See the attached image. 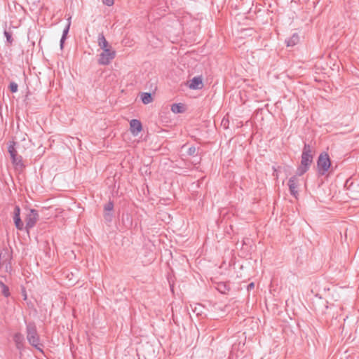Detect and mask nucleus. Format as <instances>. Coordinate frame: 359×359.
Wrapping results in <instances>:
<instances>
[{
  "instance_id": "1",
  "label": "nucleus",
  "mask_w": 359,
  "mask_h": 359,
  "mask_svg": "<svg viewBox=\"0 0 359 359\" xmlns=\"http://www.w3.org/2000/svg\"><path fill=\"white\" fill-rule=\"evenodd\" d=\"M27 339L30 345L42 352L43 345L40 343L39 335L34 323L30 322L26 325Z\"/></svg>"
},
{
  "instance_id": "2",
  "label": "nucleus",
  "mask_w": 359,
  "mask_h": 359,
  "mask_svg": "<svg viewBox=\"0 0 359 359\" xmlns=\"http://www.w3.org/2000/svg\"><path fill=\"white\" fill-rule=\"evenodd\" d=\"M15 146V142H11L8 147V151L10 154L11 161L15 169L18 171H22L25 166L23 163L22 156L18 155Z\"/></svg>"
},
{
  "instance_id": "3",
  "label": "nucleus",
  "mask_w": 359,
  "mask_h": 359,
  "mask_svg": "<svg viewBox=\"0 0 359 359\" xmlns=\"http://www.w3.org/2000/svg\"><path fill=\"white\" fill-rule=\"evenodd\" d=\"M331 162L328 154L327 153L320 154L317 161L318 173L320 175H324L329 170Z\"/></svg>"
},
{
  "instance_id": "4",
  "label": "nucleus",
  "mask_w": 359,
  "mask_h": 359,
  "mask_svg": "<svg viewBox=\"0 0 359 359\" xmlns=\"http://www.w3.org/2000/svg\"><path fill=\"white\" fill-rule=\"evenodd\" d=\"M116 51L111 48L103 49V51L100 54L98 63L102 65H107L115 57Z\"/></svg>"
},
{
  "instance_id": "5",
  "label": "nucleus",
  "mask_w": 359,
  "mask_h": 359,
  "mask_svg": "<svg viewBox=\"0 0 359 359\" xmlns=\"http://www.w3.org/2000/svg\"><path fill=\"white\" fill-rule=\"evenodd\" d=\"M39 220V214L37 210L31 209L25 218V229L29 232V229L33 228Z\"/></svg>"
},
{
  "instance_id": "6",
  "label": "nucleus",
  "mask_w": 359,
  "mask_h": 359,
  "mask_svg": "<svg viewBox=\"0 0 359 359\" xmlns=\"http://www.w3.org/2000/svg\"><path fill=\"white\" fill-rule=\"evenodd\" d=\"M312 149L310 145L305 144L302 154L301 163L310 166L313 161Z\"/></svg>"
},
{
  "instance_id": "7",
  "label": "nucleus",
  "mask_w": 359,
  "mask_h": 359,
  "mask_svg": "<svg viewBox=\"0 0 359 359\" xmlns=\"http://www.w3.org/2000/svg\"><path fill=\"white\" fill-rule=\"evenodd\" d=\"M13 218L16 229L20 231L23 230L25 226L20 218V208L18 205H16L14 208Z\"/></svg>"
},
{
  "instance_id": "8",
  "label": "nucleus",
  "mask_w": 359,
  "mask_h": 359,
  "mask_svg": "<svg viewBox=\"0 0 359 359\" xmlns=\"http://www.w3.org/2000/svg\"><path fill=\"white\" fill-rule=\"evenodd\" d=\"M299 184V179L297 176H293L290 178L288 182V186L290 191V193L292 196H294L295 198L297 197L298 195V191H297V187Z\"/></svg>"
},
{
  "instance_id": "9",
  "label": "nucleus",
  "mask_w": 359,
  "mask_h": 359,
  "mask_svg": "<svg viewBox=\"0 0 359 359\" xmlns=\"http://www.w3.org/2000/svg\"><path fill=\"white\" fill-rule=\"evenodd\" d=\"M8 255L6 258L5 255L0 254V270L10 273L11 271V264L8 258Z\"/></svg>"
},
{
  "instance_id": "10",
  "label": "nucleus",
  "mask_w": 359,
  "mask_h": 359,
  "mask_svg": "<svg viewBox=\"0 0 359 359\" xmlns=\"http://www.w3.org/2000/svg\"><path fill=\"white\" fill-rule=\"evenodd\" d=\"M130 132L134 135H137L142 130L141 122L137 119H133L130 122Z\"/></svg>"
},
{
  "instance_id": "11",
  "label": "nucleus",
  "mask_w": 359,
  "mask_h": 359,
  "mask_svg": "<svg viewBox=\"0 0 359 359\" xmlns=\"http://www.w3.org/2000/svg\"><path fill=\"white\" fill-rule=\"evenodd\" d=\"M189 87L191 89H201L203 87V79L201 76L194 77L189 84Z\"/></svg>"
},
{
  "instance_id": "12",
  "label": "nucleus",
  "mask_w": 359,
  "mask_h": 359,
  "mask_svg": "<svg viewBox=\"0 0 359 359\" xmlns=\"http://www.w3.org/2000/svg\"><path fill=\"white\" fill-rule=\"evenodd\" d=\"M13 341L18 349L22 350L24 348L25 339L24 336L21 333H15L13 336Z\"/></svg>"
},
{
  "instance_id": "13",
  "label": "nucleus",
  "mask_w": 359,
  "mask_h": 359,
  "mask_svg": "<svg viewBox=\"0 0 359 359\" xmlns=\"http://www.w3.org/2000/svg\"><path fill=\"white\" fill-rule=\"evenodd\" d=\"M299 41V36L297 33H294L290 37L286 39L285 43L287 46L292 47L297 45Z\"/></svg>"
},
{
  "instance_id": "14",
  "label": "nucleus",
  "mask_w": 359,
  "mask_h": 359,
  "mask_svg": "<svg viewBox=\"0 0 359 359\" xmlns=\"http://www.w3.org/2000/svg\"><path fill=\"white\" fill-rule=\"evenodd\" d=\"M114 208V203L111 201H109L107 204L104 205V211L105 213L104 215V219L106 220L110 221L112 217V215L108 212H111Z\"/></svg>"
},
{
  "instance_id": "15",
  "label": "nucleus",
  "mask_w": 359,
  "mask_h": 359,
  "mask_svg": "<svg viewBox=\"0 0 359 359\" xmlns=\"http://www.w3.org/2000/svg\"><path fill=\"white\" fill-rule=\"evenodd\" d=\"M97 43H98V46L102 50L111 48V46L109 45L107 41L106 40L103 33H101L98 35Z\"/></svg>"
},
{
  "instance_id": "16",
  "label": "nucleus",
  "mask_w": 359,
  "mask_h": 359,
  "mask_svg": "<svg viewBox=\"0 0 359 359\" xmlns=\"http://www.w3.org/2000/svg\"><path fill=\"white\" fill-rule=\"evenodd\" d=\"M171 111L175 114L182 113L184 111V107L182 104H173L171 106Z\"/></svg>"
},
{
  "instance_id": "17",
  "label": "nucleus",
  "mask_w": 359,
  "mask_h": 359,
  "mask_svg": "<svg viewBox=\"0 0 359 359\" xmlns=\"http://www.w3.org/2000/svg\"><path fill=\"white\" fill-rule=\"evenodd\" d=\"M141 99L144 104H149L153 101L151 94L149 93H143L141 95Z\"/></svg>"
},
{
  "instance_id": "18",
  "label": "nucleus",
  "mask_w": 359,
  "mask_h": 359,
  "mask_svg": "<svg viewBox=\"0 0 359 359\" xmlns=\"http://www.w3.org/2000/svg\"><path fill=\"white\" fill-rule=\"evenodd\" d=\"M0 287L1 288V292H2V294L5 297H8L10 296V291H9V288L7 285H6L2 280H0Z\"/></svg>"
},
{
  "instance_id": "19",
  "label": "nucleus",
  "mask_w": 359,
  "mask_h": 359,
  "mask_svg": "<svg viewBox=\"0 0 359 359\" xmlns=\"http://www.w3.org/2000/svg\"><path fill=\"white\" fill-rule=\"evenodd\" d=\"M309 165H303V164L301 163V165H299V167L297 170V175L298 176L302 175L303 174H304L309 170Z\"/></svg>"
},
{
  "instance_id": "20",
  "label": "nucleus",
  "mask_w": 359,
  "mask_h": 359,
  "mask_svg": "<svg viewBox=\"0 0 359 359\" xmlns=\"http://www.w3.org/2000/svg\"><path fill=\"white\" fill-rule=\"evenodd\" d=\"M18 86L15 82H11L9 85V89L12 93H16L18 91Z\"/></svg>"
},
{
  "instance_id": "21",
  "label": "nucleus",
  "mask_w": 359,
  "mask_h": 359,
  "mask_svg": "<svg viewBox=\"0 0 359 359\" xmlns=\"http://www.w3.org/2000/svg\"><path fill=\"white\" fill-rule=\"evenodd\" d=\"M4 35H5L6 38L7 42L9 44H12L13 39L12 38L11 33L9 32L5 31L4 32Z\"/></svg>"
},
{
  "instance_id": "22",
  "label": "nucleus",
  "mask_w": 359,
  "mask_h": 359,
  "mask_svg": "<svg viewBox=\"0 0 359 359\" xmlns=\"http://www.w3.org/2000/svg\"><path fill=\"white\" fill-rule=\"evenodd\" d=\"M70 18H69V22H68V24L66 26V27L65 28V29L63 30V33H62V36H63V39H66V36L69 32V27H70Z\"/></svg>"
},
{
  "instance_id": "23",
  "label": "nucleus",
  "mask_w": 359,
  "mask_h": 359,
  "mask_svg": "<svg viewBox=\"0 0 359 359\" xmlns=\"http://www.w3.org/2000/svg\"><path fill=\"white\" fill-rule=\"evenodd\" d=\"M196 148L195 147H191L190 148H189L188 149V154L190 155V156H194L196 154Z\"/></svg>"
},
{
  "instance_id": "24",
  "label": "nucleus",
  "mask_w": 359,
  "mask_h": 359,
  "mask_svg": "<svg viewBox=\"0 0 359 359\" xmlns=\"http://www.w3.org/2000/svg\"><path fill=\"white\" fill-rule=\"evenodd\" d=\"M104 5L111 6L114 4V0H102Z\"/></svg>"
},
{
  "instance_id": "25",
  "label": "nucleus",
  "mask_w": 359,
  "mask_h": 359,
  "mask_svg": "<svg viewBox=\"0 0 359 359\" xmlns=\"http://www.w3.org/2000/svg\"><path fill=\"white\" fill-rule=\"evenodd\" d=\"M218 290L222 292V293H225V290H226V285H223V284H221L219 285V287H218Z\"/></svg>"
},
{
  "instance_id": "26",
  "label": "nucleus",
  "mask_w": 359,
  "mask_h": 359,
  "mask_svg": "<svg viewBox=\"0 0 359 359\" xmlns=\"http://www.w3.org/2000/svg\"><path fill=\"white\" fill-rule=\"evenodd\" d=\"M254 287H255V284H254V283H250L248 285L247 289H248V291H250V290H252V289L254 288Z\"/></svg>"
},
{
  "instance_id": "27",
  "label": "nucleus",
  "mask_w": 359,
  "mask_h": 359,
  "mask_svg": "<svg viewBox=\"0 0 359 359\" xmlns=\"http://www.w3.org/2000/svg\"><path fill=\"white\" fill-rule=\"evenodd\" d=\"M65 40V39H63V36H62V38L60 39V46H61V47L63 46V43H64Z\"/></svg>"
},
{
  "instance_id": "28",
  "label": "nucleus",
  "mask_w": 359,
  "mask_h": 359,
  "mask_svg": "<svg viewBox=\"0 0 359 359\" xmlns=\"http://www.w3.org/2000/svg\"><path fill=\"white\" fill-rule=\"evenodd\" d=\"M23 297H24V299L25 300L27 299V294L25 291H24Z\"/></svg>"
}]
</instances>
